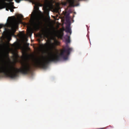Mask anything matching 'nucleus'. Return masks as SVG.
I'll list each match as a JSON object with an SVG mask.
<instances>
[{"mask_svg":"<svg viewBox=\"0 0 129 129\" xmlns=\"http://www.w3.org/2000/svg\"><path fill=\"white\" fill-rule=\"evenodd\" d=\"M60 35V37H62L63 36V34H61V33H60V34H59Z\"/></svg>","mask_w":129,"mask_h":129,"instance_id":"nucleus-14","label":"nucleus"},{"mask_svg":"<svg viewBox=\"0 0 129 129\" xmlns=\"http://www.w3.org/2000/svg\"><path fill=\"white\" fill-rule=\"evenodd\" d=\"M30 68L29 64L27 62L23 63L20 69H18L12 65H2L0 66V74L3 73L8 77L14 78L18 76L19 73L23 74H28Z\"/></svg>","mask_w":129,"mask_h":129,"instance_id":"nucleus-2","label":"nucleus"},{"mask_svg":"<svg viewBox=\"0 0 129 129\" xmlns=\"http://www.w3.org/2000/svg\"><path fill=\"white\" fill-rule=\"evenodd\" d=\"M10 11L11 12H13L14 11V10L13 9H10Z\"/></svg>","mask_w":129,"mask_h":129,"instance_id":"nucleus-17","label":"nucleus"},{"mask_svg":"<svg viewBox=\"0 0 129 129\" xmlns=\"http://www.w3.org/2000/svg\"><path fill=\"white\" fill-rule=\"evenodd\" d=\"M8 39L9 41H10L11 39V38L10 37H8Z\"/></svg>","mask_w":129,"mask_h":129,"instance_id":"nucleus-12","label":"nucleus"},{"mask_svg":"<svg viewBox=\"0 0 129 129\" xmlns=\"http://www.w3.org/2000/svg\"><path fill=\"white\" fill-rule=\"evenodd\" d=\"M70 24H69L66 26V31L67 33H69L71 34V29L70 28Z\"/></svg>","mask_w":129,"mask_h":129,"instance_id":"nucleus-7","label":"nucleus"},{"mask_svg":"<svg viewBox=\"0 0 129 129\" xmlns=\"http://www.w3.org/2000/svg\"><path fill=\"white\" fill-rule=\"evenodd\" d=\"M8 19H9L8 23L10 26L11 27V31L13 35H14L16 31L15 27L18 23V22L15 19L14 20L11 17H9Z\"/></svg>","mask_w":129,"mask_h":129,"instance_id":"nucleus-3","label":"nucleus"},{"mask_svg":"<svg viewBox=\"0 0 129 129\" xmlns=\"http://www.w3.org/2000/svg\"><path fill=\"white\" fill-rule=\"evenodd\" d=\"M3 26H4V25L3 24H0V29Z\"/></svg>","mask_w":129,"mask_h":129,"instance_id":"nucleus-10","label":"nucleus"},{"mask_svg":"<svg viewBox=\"0 0 129 129\" xmlns=\"http://www.w3.org/2000/svg\"><path fill=\"white\" fill-rule=\"evenodd\" d=\"M36 15V12H35L33 14V16H35Z\"/></svg>","mask_w":129,"mask_h":129,"instance_id":"nucleus-15","label":"nucleus"},{"mask_svg":"<svg viewBox=\"0 0 129 129\" xmlns=\"http://www.w3.org/2000/svg\"><path fill=\"white\" fill-rule=\"evenodd\" d=\"M66 38V45L63 46L59 55L57 52L55 53L51 52L49 53L47 58L43 56L37 57L34 60L33 65L34 67L45 69L47 68V64L50 62L60 60L61 58L64 60L67 59L72 49L70 48L68 44L70 42V36L67 35Z\"/></svg>","mask_w":129,"mask_h":129,"instance_id":"nucleus-1","label":"nucleus"},{"mask_svg":"<svg viewBox=\"0 0 129 129\" xmlns=\"http://www.w3.org/2000/svg\"><path fill=\"white\" fill-rule=\"evenodd\" d=\"M54 43H51L52 46L53 47H55V46L59 45V42L56 39L54 38Z\"/></svg>","mask_w":129,"mask_h":129,"instance_id":"nucleus-6","label":"nucleus"},{"mask_svg":"<svg viewBox=\"0 0 129 129\" xmlns=\"http://www.w3.org/2000/svg\"><path fill=\"white\" fill-rule=\"evenodd\" d=\"M45 36H46L47 37H48V33L47 32H45Z\"/></svg>","mask_w":129,"mask_h":129,"instance_id":"nucleus-11","label":"nucleus"},{"mask_svg":"<svg viewBox=\"0 0 129 129\" xmlns=\"http://www.w3.org/2000/svg\"><path fill=\"white\" fill-rule=\"evenodd\" d=\"M13 0H10V1H12Z\"/></svg>","mask_w":129,"mask_h":129,"instance_id":"nucleus-22","label":"nucleus"},{"mask_svg":"<svg viewBox=\"0 0 129 129\" xmlns=\"http://www.w3.org/2000/svg\"><path fill=\"white\" fill-rule=\"evenodd\" d=\"M49 46L52 50L55 47H53L50 44V42H47V43L44 45V48H47Z\"/></svg>","mask_w":129,"mask_h":129,"instance_id":"nucleus-5","label":"nucleus"},{"mask_svg":"<svg viewBox=\"0 0 129 129\" xmlns=\"http://www.w3.org/2000/svg\"><path fill=\"white\" fill-rule=\"evenodd\" d=\"M40 24V22L39 21L34 22V27L35 30H37L39 29Z\"/></svg>","mask_w":129,"mask_h":129,"instance_id":"nucleus-4","label":"nucleus"},{"mask_svg":"<svg viewBox=\"0 0 129 129\" xmlns=\"http://www.w3.org/2000/svg\"><path fill=\"white\" fill-rule=\"evenodd\" d=\"M28 33L29 34H31L32 33H31V31L30 29H29V30Z\"/></svg>","mask_w":129,"mask_h":129,"instance_id":"nucleus-16","label":"nucleus"},{"mask_svg":"<svg viewBox=\"0 0 129 129\" xmlns=\"http://www.w3.org/2000/svg\"><path fill=\"white\" fill-rule=\"evenodd\" d=\"M33 3L34 4L36 3L35 0H33Z\"/></svg>","mask_w":129,"mask_h":129,"instance_id":"nucleus-18","label":"nucleus"},{"mask_svg":"<svg viewBox=\"0 0 129 129\" xmlns=\"http://www.w3.org/2000/svg\"><path fill=\"white\" fill-rule=\"evenodd\" d=\"M7 59H8V60L9 61H10V59H9V57H7Z\"/></svg>","mask_w":129,"mask_h":129,"instance_id":"nucleus-20","label":"nucleus"},{"mask_svg":"<svg viewBox=\"0 0 129 129\" xmlns=\"http://www.w3.org/2000/svg\"><path fill=\"white\" fill-rule=\"evenodd\" d=\"M2 6L3 7V8H5V4H2Z\"/></svg>","mask_w":129,"mask_h":129,"instance_id":"nucleus-13","label":"nucleus"},{"mask_svg":"<svg viewBox=\"0 0 129 129\" xmlns=\"http://www.w3.org/2000/svg\"><path fill=\"white\" fill-rule=\"evenodd\" d=\"M66 22L69 24H70V17L68 15H67L66 17Z\"/></svg>","mask_w":129,"mask_h":129,"instance_id":"nucleus-8","label":"nucleus"},{"mask_svg":"<svg viewBox=\"0 0 129 129\" xmlns=\"http://www.w3.org/2000/svg\"><path fill=\"white\" fill-rule=\"evenodd\" d=\"M23 17V16L22 15H21L20 17L19 16L18 17H19V18H20V17Z\"/></svg>","mask_w":129,"mask_h":129,"instance_id":"nucleus-21","label":"nucleus"},{"mask_svg":"<svg viewBox=\"0 0 129 129\" xmlns=\"http://www.w3.org/2000/svg\"><path fill=\"white\" fill-rule=\"evenodd\" d=\"M5 1H8L9 0H0V1L4 3H6L5 2Z\"/></svg>","mask_w":129,"mask_h":129,"instance_id":"nucleus-9","label":"nucleus"},{"mask_svg":"<svg viewBox=\"0 0 129 129\" xmlns=\"http://www.w3.org/2000/svg\"><path fill=\"white\" fill-rule=\"evenodd\" d=\"M9 8H6V10H7V11H9Z\"/></svg>","mask_w":129,"mask_h":129,"instance_id":"nucleus-19","label":"nucleus"}]
</instances>
